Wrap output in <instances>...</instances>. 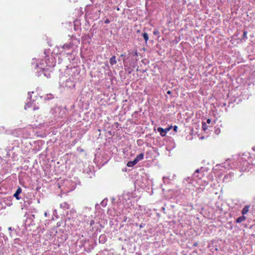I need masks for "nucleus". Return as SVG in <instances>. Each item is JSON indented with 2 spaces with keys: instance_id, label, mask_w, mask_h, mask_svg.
<instances>
[{
  "instance_id": "1",
  "label": "nucleus",
  "mask_w": 255,
  "mask_h": 255,
  "mask_svg": "<svg viewBox=\"0 0 255 255\" xmlns=\"http://www.w3.org/2000/svg\"><path fill=\"white\" fill-rule=\"evenodd\" d=\"M51 113L56 118H62L66 116V110L62 107H55L51 110Z\"/></svg>"
},
{
  "instance_id": "2",
  "label": "nucleus",
  "mask_w": 255,
  "mask_h": 255,
  "mask_svg": "<svg viewBox=\"0 0 255 255\" xmlns=\"http://www.w3.org/2000/svg\"><path fill=\"white\" fill-rule=\"evenodd\" d=\"M44 65L43 63H40L39 64H38L37 63L36 66L37 67L38 69H40V71H38V76H39L41 75V74H40V72H42L44 76H45L47 78L50 77V71L49 70V68H45L44 66H42Z\"/></svg>"
},
{
  "instance_id": "3",
  "label": "nucleus",
  "mask_w": 255,
  "mask_h": 255,
  "mask_svg": "<svg viewBox=\"0 0 255 255\" xmlns=\"http://www.w3.org/2000/svg\"><path fill=\"white\" fill-rule=\"evenodd\" d=\"M46 59L44 60V63L43 62L44 65L42 66L45 67V65L46 67H48L49 68H52L55 66L56 61L54 57L51 56V57H47V56H45Z\"/></svg>"
},
{
  "instance_id": "4",
  "label": "nucleus",
  "mask_w": 255,
  "mask_h": 255,
  "mask_svg": "<svg viewBox=\"0 0 255 255\" xmlns=\"http://www.w3.org/2000/svg\"><path fill=\"white\" fill-rule=\"evenodd\" d=\"M22 189L20 187H18L15 193L14 194L13 196L17 199L19 200L20 197L19 196V194L21 193Z\"/></svg>"
},
{
  "instance_id": "5",
  "label": "nucleus",
  "mask_w": 255,
  "mask_h": 255,
  "mask_svg": "<svg viewBox=\"0 0 255 255\" xmlns=\"http://www.w3.org/2000/svg\"><path fill=\"white\" fill-rule=\"evenodd\" d=\"M73 46V44L72 42H69L68 43H66L64 45H63V46H61V48L63 49H69L70 48H71ZM62 51H61L60 52H62Z\"/></svg>"
},
{
  "instance_id": "6",
  "label": "nucleus",
  "mask_w": 255,
  "mask_h": 255,
  "mask_svg": "<svg viewBox=\"0 0 255 255\" xmlns=\"http://www.w3.org/2000/svg\"><path fill=\"white\" fill-rule=\"evenodd\" d=\"M171 126L170 127L166 128L165 129H163L162 128H160V135L161 136H165L166 134V133L167 131L169 130L171 128Z\"/></svg>"
},
{
  "instance_id": "7",
  "label": "nucleus",
  "mask_w": 255,
  "mask_h": 255,
  "mask_svg": "<svg viewBox=\"0 0 255 255\" xmlns=\"http://www.w3.org/2000/svg\"><path fill=\"white\" fill-rule=\"evenodd\" d=\"M137 163V162L136 161V160L135 159H134V160L133 161H128L127 163V165L128 167H133L134 165H135Z\"/></svg>"
},
{
  "instance_id": "8",
  "label": "nucleus",
  "mask_w": 255,
  "mask_h": 255,
  "mask_svg": "<svg viewBox=\"0 0 255 255\" xmlns=\"http://www.w3.org/2000/svg\"><path fill=\"white\" fill-rule=\"evenodd\" d=\"M99 242L102 244H104L106 242L107 239L106 236L102 235L99 237Z\"/></svg>"
},
{
  "instance_id": "9",
  "label": "nucleus",
  "mask_w": 255,
  "mask_h": 255,
  "mask_svg": "<svg viewBox=\"0 0 255 255\" xmlns=\"http://www.w3.org/2000/svg\"><path fill=\"white\" fill-rule=\"evenodd\" d=\"M143 157H144V154H143V153H141L138 154L134 159L138 162V161L143 159Z\"/></svg>"
},
{
  "instance_id": "10",
  "label": "nucleus",
  "mask_w": 255,
  "mask_h": 255,
  "mask_svg": "<svg viewBox=\"0 0 255 255\" xmlns=\"http://www.w3.org/2000/svg\"><path fill=\"white\" fill-rule=\"evenodd\" d=\"M110 63L111 65H114V64L117 63V60L116 59V56H112L110 59Z\"/></svg>"
},
{
  "instance_id": "11",
  "label": "nucleus",
  "mask_w": 255,
  "mask_h": 255,
  "mask_svg": "<svg viewBox=\"0 0 255 255\" xmlns=\"http://www.w3.org/2000/svg\"><path fill=\"white\" fill-rule=\"evenodd\" d=\"M248 211H249V206H246L243 208V209L242 210V214L243 215H245V214H247L248 212Z\"/></svg>"
},
{
  "instance_id": "12",
  "label": "nucleus",
  "mask_w": 255,
  "mask_h": 255,
  "mask_svg": "<svg viewBox=\"0 0 255 255\" xmlns=\"http://www.w3.org/2000/svg\"><path fill=\"white\" fill-rule=\"evenodd\" d=\"M246 219V217L245 216H241L239 218H238L237 220V222L238 223H241L243 221H244Z\"/></svg>"
},
{
  "instance_id": "13",
  "label": "nucleus",
  "mask_w": 255,
  "mask_h": 255,
  "mask_svg": "<svg viewBox=\"0 0 255 255\" xmlns=\"http://www.w3.org/2000/svg\"><path fill=\"white\" fill-rule=\"evenodd\" d=\"M60 207L63 209H68V205L66 203H63L60 204Z\"/></svg>"
},
{
  "instance_id": "14",
  "label": "nucleus",
  "mask_w": 255,
  "mask_h": 255,
  "mask_svg": "<svg viewBox=\"0 0 255 255\" xmlns=\"http://www.w3.org/2000/svg\"><path fill=\"white\" fill-rule=\"evenodd\" d=\"M142 35L144 38V39L145 40V41L146 42L148 39V34L146 32H144L142 34Z\"/></svg>"
},
{
  "instance_id": "15",
  "label": "nucleus",
  "mask_w": 255,
  "mask_h": 255,
  "mask_svg": "<svg viewBox=\"0 0 255 255\" xmlns=\"http://www.w3.org/2000/svg\"><path fill=\"white\" fill-rule=\"evenodd\" d=\"M33 103H31V102H27V103L26 104V105L25 106V109H26L27 108H29L32 106Z\"/></svg>"
},
{
  "instance_id": "16",
  "label": "nucleus",
  "mask_w": 255,
  "mask_h": 255,
  "mask_svg": "<svg viewBox=\"0 0 255 255\" xmlns=\"http://www.w3.org/2000/svg\"><path fill=\"white\" fill-rule=\"evenodd\" d=\"M202 128L204 130H205L207 129V126L205 123L202 124Z\"/></svg>"
},
{
  "instance_id": "17",
  "label": "nucleus",
  "mask_w": 255,
  "mask_h": 255,
  "mask_svg": "<svg viewBox=\"0 0 255 255\" xmlns=\"http://www.w3.org/2000/svg\"><path fill=\"white\" fill-rule=\"evenodd\" d=\"M33 101H34V100H33V102L32 103H33ZM32 105H33V106H34V108H33V110H37V109H39V107H36V106H35V104H33Z\"/></svg>"
},
{
  "instance_id": "18",
  "label": "nucleus",
  "mask_w": 255,
  "mask_h": 255,
  "mask_svg": "<svg viewBox=\"0 0 255 255\" xmlns=\"http://www.w3.org/2000/svg\"><path fill=\"white\" fill-rule=\"evenodd\" d=\"M83 217L85 218H84V221L86 222H88L89 220L87 219V216L84 215Z\"/></svg>"
},
{
  "instance_id": "19",
  "label": "nucleus",
  "mask_w": 255,
  "mask_h": 255,
  "mask_svg": "<svg viewBox=\"0 0 255 255\" xmlns=\"http://www.w3.org/2000/svg\"><path fill=\"white\" fill-rule=\"evenodd\" d=\"M95 224V221L94 220H91L90 221V225L91 226H93Z\"/></svg>"
},
{
  "instance_id": "20",
  "label": "nucleus",
  "mask_w": 255,
  "mask_h": 255,
  "mask_svg": "<svg viewBox=\"0 0 255 255\" xmlns=\"http://www.w3.org/2000/svg\"><path fill=\"white\" fill-rule=\"evenodd\" d=\"M132 55H133V56L137 55V52L136 50L134 52H132Z\"/></svg>"
},
{
  "instance_id": "21",
  "label": "nucleus",
  "mask_w": 255,
  "mask_h": 255,
  "mask_svg": "<svg viewBox=\"0 0 255 255\" xmlns=\"http://www.w3.org/2000/svg\"><path fill=\"white\" fill-rule=\"evenodd\" d=\"M37 61H38L37 60H36V61H37V62H36V63L35 68H37V67L36 66L37 63L38 64H39L40 63H43V60H42V62H41V61H40V62H38Z\"/></svg>"
},
{
  "instance_id": "22",
  "label": "nucleus",
  "mask_w": 255,
  "mask_h": 255,
  "mask_svg": "<svg viewBox=\"0 0 255 255\" xmlns=\"http://www.w3.org/2000/svg\"><path fill=\"white\" fill-rule=\"evenodd\" d=\"M110 20H109V19H106V20L105 21V23H107V24L109 23H110Z\"/></svg>"
},
{
  "instance_id": "23",
  "label": "nucleus",
  "mask_w": 255,
  "mask_h": 255,
  "mask_svg": "<svg viewBox=\"0 0 255 255\" xmlns=\"http://www.w3.org/2000/svg\"><path fill=\"white\" fill-rule=\"evenodd\" d=\"M85 212H86V211H90L91 210V208L86 207L85 208Z\"/></svg>"
},
{
  "instance_id": "24",
  "label": "nucleus",
  "mask_w": 255,
  "mask_h": 255,
  "mask_svg": "<svg viewBox=\"0 0 255 255\" xmlns=\"http://www.w3.org/2000/svg\"><path fill=\"white\" fill-rule=\"evenodd\" d=\"M48 214L47 212H45V213H44L45 217H47L48 216Z\"/></svg>"
},
{
  "instance_id": "25",
  "label": "nucleus",
  "mask_w": 255,
  "mask_h": 255,
  "mask_svg": "<svg viewBox=\"0 0 255 255\" xmlns=\"http://www.w3.org/2000/svg\"><path fill=\"white\" fill-rule=\"evenodd\" d=\"M211 121L210 119H208L207 121V123L210 124L211 123Z\"/></svg>"
},
{
  "instance_id": "26",
  "label": "nucleus",
  "mask_w": 255,
  "mask_h": 255,
  "mask_svg": "<svg viewBox=\"0 0 255 255\" xmlns=\"http://www.w3.org/2000/svg\"><path fill=\"white\" fill-rule=\"evenodd\" d=\"M177 128V126H175V127H174V130L175 131H176Z\"/></svg>"
},
{
  "instance_id": "27",
  "label": "nucleus",
  "mask_w": 255,
  "mask_h": 255,
  "mask_svg": "<svg viewBox=\"0 0 255 255\" xmlns=\"http://www.w3.org/2000/svg\"><path fill=\"white\" fill-rule=\"evenodd\" d=\"M28 98L30 99L31 98V96H30V93H28Z\"/></svg>"
},
{
  "instance_id": "28",
  "label": "nucleus",
  "mask_w": 255,
  "mask_h": 255,
  "mask_svg": "<svg viewBox=\"0 0 255 255\" xmlns=\"http://www.w3.org/2000/svg\"><path fill=\"white\" fill-rule=\"evenodd\" d=\"M159 130H160V128H159V127L157 128V130L159 132Z\"/></svg>"
},
{
  "instance_id": "29",
  "label": "nucleus",
  "mask_w": 255,
  "mask_h": 255,
  "mask_svg": "<svg viewBox=\"0 0 255 255\" xmlns=\"http://www.w3.org/2000/svg\"><path fill=\"white\" fill-rule=\"evenodd\" d=\"M159 130H160V128H159V127L157 128V130L159 132Z\"/></svg>"
},
{
  "instance_id": "30",
  "label": "nucleus",
  "mask_w": 255,
  "mask_h": 255,
  "mask_svg": "<svg viewBox=\"0 0 255 255\" xmlns=\"http://www.w3.org/2000/svg\"><path fill=\"white\" fill-rule=\"evenodd\" d=\"M0 255H5L3 253H0Z\"/></svg>"
},
{
  "instance_id": "31",
  "label": "nucleus",
  "mask_w": 255,
  "mask_h": 255,
  "mask_svg": "<svg viewBox=\"0 0 255 255\" xmlns=\"http://www.w3.org/2000/svg\"><path fill=\"white\" fill-rule=\"evenodd\" d=\"M199 172V169L196 170L195 171L196 173H198Z\"/></svg>"
},
{
  "instance_id": "32",
  "label": "nucleus",
  "mask_w": 255,
  "mask_h": 255,
  "mask_svg": "<svg viewBox=\"0 0 255 255\" xmlns=\"http://www.w3.org/2000/svg\"><path fill=\"white\" fill-rule=\"evenodd\" d=\"M11 229H12L11 227H9V228H8V230H9V231H11Z\"/></svg>"
},
{
  "instance_id": "33",
  "label": "nucleus",
  "mask_w": 255,
  "mask_h": 255,
  "mask_svg": "<svg viewBox=\"0 0 255 255\" xmlns=\"http://www.w3.org/2000/svg\"><path fill=\"white\" fill-rule=\"evenodd\" d=\"M246 32H244V36H246Z\"/></svg>"
},
{
  "instance_id": "34",
  "label": "nucleus",
  "mask_w": 255,
  "mask_h": 255,
  "mask_svg": "<svg viewBox=\"0 0 255 255\" xmlns=\"http://www.w3.org/2000/svg\"><path fill=\"white\" fill-rule=\"evenodd\" d=\"M170 93H171V92H170V91H168L167 92V94H170Z\"/></svg>"
},
{
  "instance_id": "35",
  "label": "nucleus",
  "mask_w": 255,
  "mask_h": 255,
  "mask_svg": "<svg viewBox=\"0 0 255 255\" xmlns=\"http://www.w3.org/2000/svg\"><path fill=\"white\" fill-rule=\"evenodd\" d=\"M60 225V224L59 223H57V226H59Z\"/></svg>"
},
{
  "instance_id": "36",
  "label": "nucleus",
  "mask_w": 255,
  "mask_h": 255,
  "mask_svg": "<svg viewBox=\"0 0 255 255\" xmlns=\"http://www.w3.org/2000/svg\"><path fill=\"white\" fill-rule=\"evenodd\" d=\"M60 225V224L59 223H57V226H59Z\"/></svg>"
},
{
  "instance_id": "37",
  "label": "nucleus",
  "mask_w": 255,
  "mask_h": 255,
  "mask_svg": "<svg viewBox=\"0 0 255 255\" xmlns=\"http://www.w3.org/2000/svg\"><path fill=\"white\" fill-rule=\"evenodd\" d=\"M66 82H69V81L68 80H67L66 81Z\"/></svg>"
}]
</instances>
